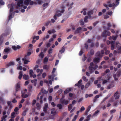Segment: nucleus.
Here are the masks:
<instances>
[{
  "label": "nucleus",
  "mask_w": 121,
  "mask_h": 121,
  "mask_svg": "<svg viewBox=\"0 0 121 121\" xmlns=\"http://www.w3.org/2000/svg\"><path fill=\"white\" fill-rule=\"evenodd\" d=\"M85 109V108L84 106H82L80 109V111H84Z\"/></svg>",
  "instance_id": "62"
},
{
  "label": "nucleus",
  "mask_w": 121,
  "mask_h": 121,
  "mask_svg": "<svg viewBox=\"0 0 121 121\" xmlns=\"http://www.w3.org/2000/svg\"><path fill=\"white\" fill-rule=\"evenodd\" d=\"M41 91L43 93H44L45 94H46L47 93H48V92L47 91L44 90L43 89H42L41 90Z\"/></svg>",
  "instance_id": "43"
},
{
  "label": "nucleus",
  "mask_w": 121,
  "mask_h": 121,
  "mask_svg": "<svg viewBox=\"0 0 121 121\" xmlns=\"http://www.w3.org/2000/svg\"><path fill=\"white\" fill-rule=\"evenodd\" d=\"M43 98L44 99V100L46 101V97L45 96V95L43 93V94L42 95L40 96V100L42 99Z\"/></svg>",
  "instance_id": "18"
},
{
  "label": "nucleus",
  "mask_w": 121,
  "mask_h": 121,
  "mask_svg": "<svg viewBox=\"0 0 121 121\" xmlns=\"http://www.w3.org/2000/svg\"><path fill=\"white\" fill-rule=\"evenodd\" d=\"M57 107L59 109H61L63 107L62 105L60 104H57Z\"/></svg>",
  "instance_id": "41"
},
{
  "label": "nucleus",
  "mask_w": 121,
  "mask_h": 121,
  "mask_svg": "<svg viewBox=\"0 0 121 121\" xmlns=\"http://www.w3.org/2000/svg\"><path fill=\"white\" fill-rule=\"evenodd\" d=\"M28 56L26 55L24 58H22V60L24 62V64H27L30 62L29 58Z\"/></svg>",
  "instance_id": "7"
},
{
  "label": "nucleus",
  "mask_w": 121,
  "mask_h": 121,
  "mask_svg": "<svg viewBox=\"0 0 121 121\" xmlns=\"http://www.w3.org/2000/svg\"><path fill=\"white\" fill-rule=\"evenodd\" d=\"M18 63H19V64L18 66L17 67V70H22V66H20L21 64V61H20L18 62Z\"/></svg>",
  "instance_id": "23"
},
{
  "label": "nucleus",
  "mask_w": 121,
  "mask_h": 121,
  "mask_svg": "<svg viewBox=\"0 0 121 121\" xmlns=\"http://www.w3.org/2000/svg\"><path fill=\"white\" fill-rule=\"evenodd\" d=\"M106 79L103 80L102 82V84H104L107 83H109L110 82V79L111 77L109 75H108L105 76Z\"/></svg>",
  "instance_id": "6"
},
{
  "label": "nucleus",
  "mask_w": 121,
  "mask_h": 121,
  "mask_svg": "<svg viewBox=\"0 0 121 121\" xmlns=\"http://www.w3.org/2000/svg\"><path fill=\"white\" fill-rule=\"evenodd\" d=\"M120 0H111V1H108L107 4H104V6L106 7L107 9H108V8L107 7L108 6L109 7H113L114 8L119 4V1Z\"/></svg>",
  "instance_id": "1"
},
{
  "label": "nucleus",
  "mask_w": 121,
  "mask_h": 121,
  "mask_svg": "<svg viewBox=\"0 0 121 121\" xmlns=\"http://www.w3.org/2000/svg\"><path fill=\"white\" fill-rule=\"evenodd\" d=\"M51 45V43L49 42L47 43L46 44V46L47 48L49 47Z\"/></svg>",
  "instance_id": "55"
},
{
  "label": "nucleus",
  "mask_w": 121,
  "mask_h": 121,
  "mask_svg": "<svg viewBox=\"0 0 121 121\" xmlns=\"http://www.w3.org/2000/svg\"><path fill=\"white\" fill-rule=\"evenodd\" d=\"M52 49L51 48H50L48 50V53L49 54L52 53Z\"/></svg>",
  "instance_id": "45"
},
{
  "label": "nucleus",
  "mask_w": 121,
  "mask_h": 121,
  "mask_svg": "<svg viewBox=\"0 0 121 121\" xmlns=\"http://www.w3.org/2000/svg\"><path fill=\"white\" fill-rule=\"evenodd\" d=\"M19 74V75L18 77V78L20 80H21L23 76L22 72L21 71H20Z\"/></svg>",
  "instance_id": "24"
},
{
  "label": "nucleus",
  "mask_w": 121,
  "mask_h": 121,
  "mask_svg": "<svg viewBox=\"0 0 121 121\" xmlns=\"http://www.w3.org/2000/svg\"><path fill=\"white\" fill-rule=\"evenodd\" d=\"M71 90V89L70 88H68L65 90L64 91V93L65 94H66L67 93H68L69 91H70Z\"/></svg>",
  "instance_id": "31"
},
{
  "label": "nucleus",
  "mask_w": 121,
  "mask_h": 121,
  "mask_svg": "<svg viewBox=\"0 0 121 121\" xmlns=\"http://www.w3.org/2000/svg\"><path fill=\"white\" fill-rule=\"evenodd\" d=\"M7 108V107H5V111L3 112V116L1 118L2 120L0 121H6V118L7 117V116L6 114V110Z\"/></svg>",
  "instance_id": "5"
},
{
  "label": "nucleus",
  "mask_w": 121,
  "mask_h": 121,
  "mask_svg": "<svg viewBox=\"0 0 121 121\" xmlns=\"http://www.w3.org/2000/svg\"><path fill=\"white\" fill-rule=\"evenodd\" d=\"M91 107V105H89L88 106V107H87L86 110L85 112V114H88V112L90 110Z\"/></svg>",
  "instance_id": "26"
},
{
  "label": "nucleus",
  "mask_w": 121,
  "mask_h": 121,
  "mask_svg": "<svg viewBox=\"0 0 121 121\" xmlns=\"http://www.w3.org/2000/svg\"><path fill=\"white\" fill-rule=\"evenodd\" d=\"M33 73V70L32 69L30 70V71L29 74H30V77H32Z\"/></svg>",
  "instance_id": "37"
},
{
  "label": "nucleus",
  "mask_w": 121,
  "mask_h": 121,
  "mask_svg": "<svg viewBox=\"0 0 121 121\" xmlns=\"http://www.w3.org/2000/svg\"><path fill=\"white\" fill-rule=\"evenodd\" d=\"M55 76L53 74L51 76H49V78L52 81H53L54 80V78Z\"/></svg>",
  "instance_id": "32"
},
{
  "label": "nucleus",
  "mask_w": 121,
  "mask_h": 121,
  "mask_svg": "<svg viewBox=\"0 0 121 121\" xmlns=\"http://www.w3.org/2000/svg\"><path fill=\"white\" fill-rule=\"evenodd\" d=\"M116 46L117 48V49L118 50V53H121V46H120V43L117 42L116 43Z\"/></svg>",
  "instance_id": "11"
},
{
  "label": "nucleus",
  "mask_w": 121,
  "mask_h": 121,
  "mask_svg": "<svg viewBox=\"0 0 121 121\" xmlns=\"http://www.w3.org/2000/svg\"><path fill=\"white\" fill-rule=\"evenodd\" d=\"M36 105L37 106V108L38 109H39L41 108V107L40 105H39V104L38 103L36 104Z\"/></svg>",
  "instance_id": "40"
},
{
  "label": "nucleus",
  "mask_w": 121,
  "mask_h": 121,
  "mask_svg": "<svg viewBox=\"0 0 121 121\" xmlns=\"http://www.w3.org/2000/svg\"><path fill=\"white\" fill-rule=\"evenodd\" d=\"M91 116V115L90 114L89 115L86 117L87 119L89 121L90 119V118Z\"/></svg>",
  "instance_id": "63"
},
{
  "label": "nucleus",
  "mask_w": 121,
  "mask_h": 121,
  "mask_svg": "<svg viewBox=\"0 0 121 121\" xmlns=\"http://www.w3.org/2000/svg\"><path fill=\"white\" fill-rule=\"evenodd\" d=\"M60 102L62 104L66 105L69 103V101L68 100L64 99L62 98L60 99Z\"/></svg>",
  "instance_id": "10"
},
{
  "label": "nucleus",
  "mask_w": 121,
  "mask_h": 121,
  "mask_svg": "<svg viewBox=\"0 0 121 121\" xmlns=\"http://www.w3.org/2000/svg\"><path fill=\"white\" fill-rule=\"evenodd\" d=\"M46 75L47 74L46 73H43L42 74V77L43 78H45Z\"/></svg>",
  "instance_id": "50"
},
{
  "label": "nucleus",
  "mask_w": 121,
  "mask_h": 121,
  "mask_svg": "<svg viewBox=\"0 0 121 121\" xmlns=\"http://www.w3.org/2000/svg\"><path fill=\"white\" fill-rule=\"evenodd\" d=\"M37 80L36 79H34L33 80L31 81L32 83H33L35 86H36V85Z\"/></svg>",
  "instance_id": "29"
},
{
  "label": "nucleus",
  "mask_w": 121,
  "mask_h": 121,
  "mask_svg": "<svg viewBox=\"0 0 121 121\" xmlns=\"http://www.w3.org/2000/svg\"><path fill=\"white\" fill-rule=\"evenodd\" d=\"M76 32L77 33H79L82 31V28L81 27H79L77 28V30H76Z\"/></svg>",
  "instance_id": "28"
},
{
  "label": "nucleus",
  "mask_w": 121,
  "mask_h": 121,
  "mask_svg": "<svg viewBox=\"0 0 121 121\" xmlns=\"http://www.w3.org/2000/svg\"><path fill=\"white\" fill-rule=\"evenodd\" d=\"M57 113V112L56 111H52L51 112V113L53 114L54 115H55Z\"/></svg>",
  "instance_id": "53"
},
{
  "label": "nucleus",
  "mask_w": 121,
  "mask_h": 121,
  "mask_svg": "<svg viewBox=\"0 0 121 121\" xmlns=\"http://www.w3.org/2000/svg\"><path fill=\"white\" fill-rule=\"evenodd\" d=\"M80 25H83L84 24V23L82 19H81L80 20Z\"/></svg>",
  "instance_id": "54"
},
{
  "label": "nucleus",
  "mask_w": 121,
  "mask_h": 121,
  "mask_svg": "<svg viewBox=\"0 0 121 121\" xmlns=\"http://www.w3.org/2000/svg\"><path fill=\"white\" fill-rule=\"evenodd\" d=\"M93 14V11L92 10L89 11L87 13V15L88 16L89 18H91V15Z\"/></svg>",
  "instance_id": "17"
},
{
  "label": "nucleus",
  "mask_w": 121,
  "mask_h": 121,
  "mask_svg": "<svg viewBox=\"0 0 121 121\" xmlns=\"http://www.w3.org/2000/svg\"><path fill=\"white\" fill-rule=\"evenodd\" d=\"M117 37V35L115 36H112V39L114 40H115L116 39Z\"/></svg>",
  "instance_id": "51"
},
{
  "label": "nucleus",
  "mask_w": 121,
  "mask_h": 121,
  "mask_svg": "<svg viewBox=\"0 0 121 121\" xmlns=\"http://www.w3.org/2000/svg\"><path fill=\"white\" fill-rule=\"evenodd\" d=\"M90 82H88L85 85V87L86 88H88L90 85Z\"/></svg>",
  "instance_id": "47"
},
{
  "label": "nucleus",
  "mask_w": 121,
  "mask_h": 121,
  "mask_svg": "<svg viewBox=\"0 0 121 121\" xmlns=\"http://www.w3.org/2000/svg\"><path fill=\"white\" fill-rule=\"evenodd\" d=\"M15 65V63L13 62H10L7 64V65L8 66H13Z\"/></svg>",
  "instance_id": "30"
},
{
  "label": "nucleus",
  "mask_w": 121,
  "mask_h": 121,
  "mask_svg": "<svg viewBox=\"0 0 121 121\" xmlns=\"http://www.w3.org/2000/svg\"><path fill=\"white\" fill-rule=\"evenodd\" d=\"M107 26L108 27L107 29L108 30H109V27L111 26V24L110 23H107Z\"/></svg>",
  "instance_id": "58"
},
{
  "label": "nucleus",
  "mask_w": 121,
  "mask_h": 121,
  "mask_svg": "<svg viewBox=\"0 0 121 121\" xmlns=\"http://www.w3.org/2000/svg\"><path fill=\"white\" fill-rule=\"evenodd\" d=\"M13 4H9L8 5V8H10L9 16V20L12 18L14 15V13L13 12Z\"/></svg>",
  "instance_id": "2"
},
{
  "label": "nucleus",
  "mask_w": 121,
  "mask_h": 121,
  "mask_svg": "<svg viewBox=\"0 0 121 121\" xmlns=\"http://www.w3.org/2000/svg\"><path fill=\"white\" fill-rule=\"evenodd\" d=\"M65 51V47L64 46L61 49L60 51V52L61 53H63Z\"/></svg>",
  "instance_id": "42"
},
{
  "label": "nucleus",
  "mask_w": 121,
  "mask_h": 121,
  "mask_svg": "<svg viewBox=\"0 0 121 121\" xmlns=\"http://www.w3.org/2000/svg\"><path fill=\"white\" fill-rule=\"evenodd\" d=\"M82 82V80L81 79L78 82V83L76 84L75 85L76 86H78L80 88L81 86V83Z\"/></svg>",
  "instance_id": "22"
},
{
  "label": "nucleus",
  "mask_w": 121,
  "mask_h": 121,
  "mask_svg": "<svg viewBox=\"0 0 121 121\" xmlns=\"http://www.w3.org/2000/svg\"><path fill=\"white\" fill-rule=\"evenodd\" d=\"M86 11L87 9H83V10L81 11V13H83V15H85L86 14Z\"/></svg>",
  "instance_id": "25"
},
{
  "label": "nucleus",
  "mask_w": 121,
  "mask_h": 121,
  "mask_svg": "<svg viewBox=\"0 0 121 121\" xmlns=\"http://www.w3.org/2000/svg\"><path fill=\"white\" fill-rule=\"evenodd\" d=\"M118 102H116L114 103L113 104V106H114L115 107H117V106L118 105Z\"/></svg>",
  "instance_id": "48"
},
{
  "label": "nucleus",
  "mask_w": 121,
  "mask_h": 121,
  "mask_svg": "<svg viewBox=\"0 0 121 121\" xmlns=\"http://www.w3.org/2000/svg\"><path fill=\"white\" fill-rule=\"evenodd\" d=\"M114 96L115 97V99H118L120 97L119 95L118 94L117 92L114 94Z\"/></svg>",
  "instance_id": "21"
},
{
  "label": "nucleus",
  "mask_w": 121,
  "mask_h": 121,
  "mask_svg": "<svg viewBox=\"0 0 121 121\" xmlns=\"http://www.w3.org/2000/svg\"><path fill=\"white\" fill-rule=\"evenodd\" d=\"M95 80V78L94 77L91 78L90 80V82H93L94 80Z\"/></svg>",
  "instance_id": "56"
},
{
  "label": "nucleus",
  "mask_w": 121,
  "mask_h": 121,
  "mask_svg": "<svg viewBox=\"0 0 121 121\" xmlns=\"http://www.w3.org/2000/svg\"><path fill=\"white\" fill-rule=\"evenodd\" d=\"M99 112V111L98 110L96 111L95 113L93 114V116L94 117L97 116Z\"/></svg>",
  "instance_id": "35"
},
{
  "label": "nucleus",
  "mask_w": 121,
  "mask_h": 121,
  "mask_svg": "<svg viewBox=\"0 0 121 121\" xmlns=\"http://www.w3.org/2000/svg\"><path fill=\"white\" fill-rule=\"evenodd\" d=\"M50 2V1H49L48 3H45L43 4V7H48V4Z\"/></svg>",
  "instance_id": "39"
},
{
  "label": "nucleus",
  "mask_w": 121,
  "mask_h": 121,
  "mask_svg": "<svg viewBox=\"0 0 121 121\" xmlns=\"http://www.w3.org/2000/svg\"><path fill=\"white\" fill-rule=\"evenodd\" d=\"M37 1L38 4L39 5L42 4L43 2L41 0H37Z\"/></svg>",
  "instance_id": "34"
},
{
  "label": "nucleus",
  "mask_w": 121,
  "mask_h": 121,
  "mask_svg": "<svg viewBox=\"0 0 121 121\" xmlns=\"http://www.w3.org/2000/svg\"><path fill=\"white\" fill-rule=\"evenodd\" d=\"M15 114V113L14 112H13L11 114V118H14L15 117V116H14Z\"/></svg>",
  "instance_id": "49"
},
{
  "label": "nucleus",
  "mask_w": 121,
  "mask_h": 121,
  "mask_svg": "<svg viewBox=\"0 0 121 121\" xmlns=\"http://www.w3.org/2000/svg\"><path fill=\"white\" fill-rule=\"evenodd\" d=\"M20 82H18L16 86V90L17 91H18L19 89H20Z\"/></svg>",
  "instance_id": "14"
},
{
  "label": "nucleus",
  "mask_w": 121,
  "mask_h": 121,
  "mask_svg": "<svg viewBox=\"0 0 121 121\" xmlns=\"http://www.w3.org/2000/svg\"><path fill=\"white\" fill-rule=\"evenodd\" d=\"M31 0H24V5L25 6L28 5Z\"/></svg>",
  "instance_id": "15"
},
{
  "label": "nucleus",
  "mask_w": 121,
  "mask_h": 121,
  "mask_svg": "<svg viewBox=\"0 0 121 121\" xmlns=\"http://www.w3.org/2000/svg\"><path fill=\"white\" fill-rule=\"evenodd\" d=\"M23 78L25 80H27L29 78V75L26 74H24L23 76Z\"/></svg>",
  "instance_id": "27"
},
{
  "label": "nucleus",
  "mask_w": 121,
  "mask_h": 121,
  "mask_svg": "<svg viewBox=\"0 0 121 121\" xmlns=\"http://www.w3.org/2000/svg\"><path fill=\"white\" fill-rule=\"evenodd\" d=\"M39 56L42 58H43L44 56V55L43 54V52H41L40 54L39 55Z\"/></svg>",
  "instance_id": "57"
},
{
  "label": "nucleus",
  "mask_w": 121,
  "mask_h": 121,
  "mask_svg": "<svg viewBox=\"0 0 121 121\" xmlns=\"http://www.w3.org/2000/svg\"><path fill=\"white\" fill-rule=\"evenodd\" d=\"M48 60V58L47 57H45L44 60V62L45 63L47 62Z\"/></svg>",
  "instance_id": "60"
},
{
  "label": "nucleus",
  "mask_w": 121,
  "mask_h": 121,
  "mask_svg": "<svg viewBox=\"0 0 121 121\" xmlns=\"http://www.w3.org/2000/svg\"><path fill=\"white\" fill-rule=\"evenodd\" d=\"M24 0H19L18 1L17 3V5L16 6V8L19 9L23 8L26 9L27 8V6L24 5Z\"/></svg>",
  "instance_id": "3"
},
{
  "label": "nucleus",
  "mask_w": 121,
  "mask_h": 121,
  "mask_svg": "<svg viewBox=\"0 0 121 121\" xmlns=\"http://www.w3.org/2000/svg\"><path fill=\"white\" fill-rule=\"evenodd\" d=\"M27 91V90L26 89H25L23 91H22V97L24 98H26L28 96V95H27L25 94Z\"/></svg>",
  "instance_id": "12"
},
{
  "label": "nucleus",
  "mask_w": 121,
  "mask_h": 121,
  "mask_svg": "<svg viewBox=\"0 0 121 121\" xmlns=\"http://www.w3.org/2000/svg\"><path fill=\"white\" fill-rule=\"evenodd\" d=\"M82 79L85 82H87L88 81V79L87 78H86L85 76L82 77Z\"/></svg>",
  "instance_id": "38"
},
{
  "label": "nucleus",
  "mask_w": 121,
  "mask_h": 121,
  "mask_svg": "<svg viewBox=\"0 0 121 121\" xmlns=\"http://www.w3.org/2000/svg\"><path fill=\"white\" fill-rule=\"evenodd\" d=\"M19 118V116H17L15 118V121H18Z\"/></svg>",
  "instance_id": "64"
},
{
  "label": "nucleus",
  "mask_w": 121,
  "mask_h": 121,
  "mask_svg": "<svg viewBox=\"0 0 121 121\" xmlns=\"http://www.w3.org/2000/svg\"><path fill=\"white\" fill-rule=\"evenodd\" d=\"M72 104H70L69 105L68 107V110L70 111L72 108Z\"/></svg>",
  "instance_id": "44"
},
{
  "label": "nucleus",
  "mask_w": 121,
  "mask_h": 121,
  "mask_svg": "<svg viewBox=\"0 0 121 121\" xmlns=\"http://www.w3.org/2000/svg\"><path fill=\"white\" fill-rule=\"evenodd\" d=\"M116 110L115 109L111 110L110 111V112L111 114H112L115 112Z\"/></svg>",
  "instance_id": "59"
},
{
  "label": "nucleus",
  "mask_w": 121,
  "mask_h": 121,
  "mask_svg": "<svg viewBox=\"0 0 121 121\" xmlns=\"http://www.w3.org/2000/svg\"><path fill=\"white\" fill-rule=\"evenodd\" d=\"M110 32L105 30L102 33V36L105 37L107 36H110Z\"/></svg>",
  "instance_id": "9"
},
{
  "label": "nucleus",
  "mask_w": 121,
  "mask_h": 121,
  "mask_svg": "<svg viewBox=\"0 0 121 121\" xmlns=\"http://www.w3.org/2000/svg\"><path fill=\"white\" fill-rule=\"evenodd\" d=\"M93 62L90 63V66L89 67V71L91 73H92L94 72V70L97 69L98 66L97 65H95L94 67H93Z\"/></svg>",
  "instance_id": "4"
},
{
  "label": "nucleus",
  "mask_w": 121,
  "mask_h": 121,
  "mask_svg": "<svg viewBox=\"0 0 121 121\" xmlns=\"http://www.w3.org/2000/svg\"><path fill=\"white\" fill-rule=\"evenodd\" d=\"M11 109H10V108L8 110V111L7 112V114L8 115H9V114L10 113V112L11 111Z\"/></svg>",
  "instance_id": "61"
},
{
  "label": "nucleus",
  "mask_w": 121,
  "mask_h": 121,
  "mask_svg": "<svg viewBox=\"0 0 121 121\" xmlns=\"http://www.w3.org/2000/svg\"><path fill=\"white\" fill-rule=\"evenodd\" d=\"M89 17H88L87 16H86L85 18H84V20L85 22H87V19Z\"/></svg>",
  "instance_id": "46"
},
{
  "label": "nucleus",
  "mask_w": 121,
  "mask_h": 121,
  "mask_svg": "<svg viewBox=\"0 0 121 121\" xmlns=\"http://www.w3.org/2000/svg\"><path fill=\"white\" fill-rule=\"evenodd\" d=\"M107 44L108 45H109L111 43V49L112 50H114V44L115 43L114 42L112 41H110L108 40L107 41Z\"/></svg>",
  "instance_id": "8"
},
{
  "label": "nucleus",
  "mask_w": 121,
  "mask_h": 121,
  "mask_svg": "<svg viewBox=\"0 0 121 121\" xmlns=\"http://www.w3.org/2000/svg\"><path fill=\"white\" fill-rule=\"evenodd\" d=\"M94 39H89L87 41V43H89L91 44V47H93L94 46V45L92 43Z\"/></svg>",
  "instance_id": "13"
},
{
  "label": "nucleus",
  "mask_w": 121,
  "mask_h": 121,
  "mask_svg": "<svg viewBox=\"0 0 121 121\" xmlns=\"http://www.w3.org/2000/svg\"><path fill=\"white\" fill-rule=\"evenodd\" d=\"M11 50V49L9 47H7L5 48L3 52V53L5 54V53H7L9 51Z\"/></svg>",
  "instance_id": "16"
},
{
  "label": "nucleus",
  "mask_w": 121,
  "mask_h": 121,
  "mask_svg": "<svg viewBox=\"0 0 121 121\" xmlns=\"http://www.w3.org/2000/svg\"><path fill=\"white\" fill-rule=\"evenodd\" d=\"M48 68V66L46 65H45L43 66V69H47Z\"/></svg>",
  "instance_id": "52"
},
{
  "label": "nucleus",
  "mask_w": 121,
  "mask_h": 121,
  "mask_svg": "<svg viewBox=\"0 0 121 121\" xmlns=\"http://www.w3.org/2000/svg\"><path fill=\"white\" fill-rule=\"evenodd\" d=\"M100 58H96L93 60L94 62L95 63H99V62Z\"/></svg>",
  "instance_id": "20"
},
{
  "label": "nucleus",
  "mask_w": 121,
  "mask_h": 121,
  "mask_svg": "<svg viewBox=\"0 0 121 121\" xmlns=\"http://www.w3.org/2000/svg\"><path fill=\"white\" fill-rule=\"evenodd\" d=\"M21 48L20 46L17 45V46H12V48L14 50H16L17 49H19Z\"/></svg>",
  "instance_id": "19"
},
{
  "label": "nucleus",
  "mask_w": 121,
  "mask_h": 121,
  "mask_svg": "<svg viewBox=\"0 0 121 121\" xmlns=\"http://www.w3.org/2000/svg\"><path fill=\"white\" fill-rule=\"evenodd\" d=\"M28 110V109L26 108L22 112V116H25L26 114L27 111Z\"/></svg>",
  "instance_id": "33"
},
{
  "label": "nucleus",
  "mask_w": 121,
  "mask_h": 121,
  "mask_svg": "<svg viewBox=\"0 0 121 121\" xmlns=\"http://www.w3.org/2000/svg\"><path fill=\"white\" fill-rule=\"evenodd\" d=\"M78 117V115H76L74 117L73 119L72 120V121H75Z\"/></svg>",
  "instance_id": "36"
}]
</instances>
